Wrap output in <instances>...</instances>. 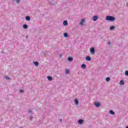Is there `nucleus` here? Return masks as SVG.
<instances>
[{
	"label": "nucleus",
	"instance_id": "obj_4",
	"mask_svg": "<svg viewBox=\"0 0 128 128\" xmlns=\"http://www.w3.org/2000/svg\"><path fill=\"white\" fill-rule=\"evenodd\" d=\"M26 20H30V17L29 16H26Z\"/></svg>",
	"mask_w": 128,
	"mask_h": 128
},
{
	"label": "nucleus",
	"instance_id": "obj_20",
	"mask_svg": "<svg viewBox=\"0 0 128 128\" xmlns=\"http://www.w3.org/2000/svg\"><path fill=\"white\" fill-rule=\"evenodd\" d=\"M68 33H64V36L65 38L68 37Z\"/></svg>",
	"mask_w": 128,
	"mask_h": 128
},
{
	"label": "nucleus",
	"instance_id": "obj_7",
	"mask_svg": "<svg viewBox=\"0 0 128 128\" xmlns=\"http://www.w3.org/2000/svg\"><path fill=\"white\" fill-rule=\"evenodd\" d=\"M47 78L48 80L50 81V80H52V78L50 76H48Z\"/></svg>",
	"mask_w": 128,
	"mask_h": 128
},
{
	"label": "nucleus",
	"instance_id": "obj_27",
	"mask_svg": "<svg viewBox=\"0 0 128 128\" xmlns=\"http://www.w3.org/2000/svg\"><path fill=\"white\" fill-rule=\"evenodd\" d=\"M126 6H128V3L126 4Z\"/></svg>",
	"mask_w": 128,
	"mask_h": 128
},
{
	"label": "nucleus",
	"instance_id": "obj_26",
	"mask_svg": "<svg viewBox=\"0 0 128 128\" xmlns=\"http://www.w3.org/2000/svg\"><path fill=\"white\" fill-rule=\"evenodd\" d=\"M30 120H32V116H31V117H30Z\"/></svg>",
	"mask_w": 128,
	"mask_h": 128
},
{
	"label": "nucleus",
	"instance_id": "obj_22",
	"mask_svg": "<svg viewBox=\"0 0 128 128\" xmlns=\"http://www.w3.org/2000/svg\"><path fill=\"white\" fill-rule=\"evenodd\" d=\"M125 74L126 76H128V71H126Z\"/></svg>",
	"mask_w": 128,
	"mask_h": 128
},
{
	"label": "nucleus",
	"instance_id": "obj_13",
	"mask_svg": "<svg viewBox=\"0 0 128 128\" xmlns=\"http://www.w3.org/2000/svg\"><path fill=\"white\" fill-rule=\"evenodd\" d=\"M81 67L82 68H86V64H82Z\"/></svg>",
	"mask_w": 128,
	"mask_h": 128
},
{
	"label": "nucleus",
	"instance_id": "obj_31",
	"mask_svg": "<svg viewBox=\"0 0 128 128\" xmlns=\"http://www.w3.org/2000/svg\"><path fill=\"white\" fill-rule=\"evenodd\" d=\"M126 128H128V126L126 127Z\"/></svg>",
	"mask_w": 128,
	"mask_h": 128
},
{
	"label": "nucleus",
	"instance_id": "obj_9",
	"mask_svg": "<svg viewBox=\"0 0 128 128\" xmlns=\"http://www.w3.org/2000/svg\"><path fill=\"white\" fill-rule=\"evenodd\" d=\"M91 60L90 56H88L87 57H86V60Z\"/></svg>",
	"mask_w": 128,
	"mask_h": 128
},
{
	"label": "nucleus",
	"instance_id": "obj_3",
	"mask_svg": "<svg viewBox=\"0 0 128 128\" xmlns=\"http://www.w3.org/2000/svg\"><path fill=\"white\" fill-rule=\"evenodd\" d=\"M98 16H95L93 17V20L94 22H96L98 20Z\"/></svg>",
	"mask_w": 128,
	"mask_h": 128
},
{
	"label": "nucleus",
	"instance_id": "obj_29",
	"mask_svg": "<svg viewBox=\"0 0 128 128\" xmlns=\"http://www.w3.org/2000/svg\"><path fill=\"white\" fill-rule=\"evenodd\" d=\"M26 38H28V36H26Z\"/></svg>",
	"mask_w": 128,
	"mask_h": 128
},
{
	"label": "nucleus",
	"instance_id": "obj_1",
	"mask_svg": "<svg viewBox=\"0 0 128 128\" xmlns=\"http://www.w3.org/2000/svg\"><path fill=\"white\" fill-rule=\"evenodd\" d=\"M106 20H110V22H114V18L112 16H106Z\"/></svg>",
	"mask_w": 128,
	"mask_h": 128
},
{
	"label": "nucleus",
	"instance_id": "obj_18",
	"mask_svg": "<svg viewBox=\"0 0 128 128\" xmlns=\"http://www.w3.org/2000/svg\"><path fill=\"white\" fill-rule=\"evenodd\" d=\"M23 28H28V25H26V24H24V26H23Z\"/></svg>",
	"mask_w": 128,
	"mask_h": 128
},
{
	"label": "nucleus",
	"instance_id": "obj_11",
	"mask_svg": "<svg viewBox=\"0 0 128 128\" xmlns=\"http://www.w3.org/2000/svg\"><path fill=\"white\" fill-rule=\"evenodd\" d=\"M124 80H122L120 82V84L122 85L124 84Z\"/></svg>",
	"mask_w": 128,
	"mask_h": 128
},
{
	"label": "nucleus",
	"instance_id": "obj_28",
	"mask_svg": "<svg viewBox=\"0 0 128 128\" xmlns=\"http://www.w3.org/2000/svg\"><path fill=\"white\" fill-rule=\"evenodd\" d=\"M8 78V80H10V78Z\"/></svg>",
	"mask_w": 128,
	"mask_h": 128
},
{
	"label": "nucleus",
	"instance_id": "obj_16",
	"mask_svg": "<svg viewBox=\"0 0 128 128\" xmlns=\"http://www.w3.org/2000/svg\"><path fill=\"white\" fill-rule=\"evenodd\" d=\"M75 104H78V99L75 100Z\"/></svg>",
	"mask_w": 128,
	"mask_h": 128
},
{
	"label": "nucleus",
	"instance_id": "obj_24",
	"mask_svg": "<svg viewBox=\"0 0 128 128\" xmlns=\"http://www.w3.org/2000/svg\"><path fill=\"white\" fill-rule=\"evenodd\" d=\"M20 92H24V90H20Z\"/></svg>",
	"mask_w": 128,
	"mask_h": 128
},
{
	"label": "nucleus",
	"instance_id": "obj_30",
	"mask_svg": "<svg viewBox=\"0 0 128 128\" xmlns=\"http://www.w3.org/2000/svg\"><path fill=\"white\" fill-rule=\"evenodd\" d=\"M109 44H110V42H109Z\"/></svg>",
	"mask_w": 128,
	"mask_h": 128
},
{
	"label": "nucleus",
	"instance_id": "obj_17",
	"mask_svg": "<svg viewBox=\"0 0 128 128\" xmlns=\"http://www.w3.org/2000/svg\"><path fill=\"white\" fill-rule=\"evenodd\" d=\"M65 72H66V74H70V70H66Z\"/></svg>",
	"mask_w": 128,
	"mask_h": 128
},
{
	"label": "nucleus",
	"instance_id": "obj_15",
	"mask_svg": "<svg viewBox=\"0 0 128 128\" xmlns=\"http://www.w3.org/2000/svg\"><path fill=\"white\" fill-rule=\"evenodd\" d=\"M34 62L36 66H38V62Z\"/></svg>",
	"mask_w": 128,
	"mask_h": 128
},
{
	"label": "nucleus",
	"instance_id": "obj_10",
	"mask_svg": "<svg viewBox=\"0 0 128 128\" xmlns=\"http://www.w3.org/2000/svg\"><path fill=\"white\" fill-rule=\"evenodd\" d=\"M110 114H114V112L112 110H110Z\"/></svg>",
	"mask_w": 128,
	"mask_h": 128
},
{
	"label": "nucleus",
	"instance_id": "obj_6",
	"mask_svg": "<svg viewBox=\"0 0 128 128\" xmlns=\"http://www.w3.org/2000/svg\"><path fill=\"white\" fill-rule=\"evenodd\" d=\"M63 24H64V25L65 26H68V21L64 20V22Z\"/></svg>",
	"mask_w": 128,
	"mask_h": 128
},
{
	"label": "nucleus",
	"instance_id": "obj_21",
	"mask_svg": "<svg viewBox=\"0 0 128 128\" xmlns=\"http://www.w3.org/2000/svg\"><path fill=\"white\" fill-rule=\"evenodd\" d=\"M110 30H114V26H111V27L110 28Z\"/></svg>",
	"mask_w": 128,
	"mask_h": 128
},
{
	"label": "nucleus",
	"instance_id": "obj_25",
	"mask_svg": "<svg viewBox=\"0 0 128 128\" xmlns=\"http://www.w3.org/2000/svg\"><path fill=\"white\" fill-rule=\"evenodd\" d=\"M28 112H29V113H30V112H32V110H28Z\"/></svg>",
	"mask_w": 128,
	"mask_h": 128
},
{
	"label": "nucleus",
	"instance_id": "obj_23",
	"mask_svg": "<svg viewBox=\"0 0 128 128\" xmlns=\"http://www.w3.org/2000/svg\"><path fill=\"white\" fill-rule=\"evenodd\" d=\"M20 0H16V2H17V4H18V2H20Z\"/></svg>",
	"mask_w": 128,
	"mask_h": 128
},
{
	"label": "nucleus",
	"instance_id": "obj_12",
	"mask_svg": "<svg viewBox=\"0 0 128 128\" xmlns=\"http://www.w3.org/2000/svg\"><path fill=\"white\" fill-rule=\"evenodd\" d=\"M84 122V120H78V124H82Z\"/></svg>",
	"mask_w": 128,
	"mask_h": 128
},
{
	"label": "nucleus",
	"instance_id": "obj_14",
	"mask_svg": "<svg viewBox=\"0 0 128 128\" xmlns=\"http://www.w3.org/2000/svg\"><path fill=\"white\" fill-rule=\"evenodd\" d=\"M68 60L69 62H72V57L68 58Z\"/></svg>",
	"mask_w": 128,
	"mask_h": 128
},
{
	"label": "nucleus",
	"instance_id": "obj_2",
	"mask_svg": "<svg viewBox=\"0 0 128 128\" xmlns=\"http://www.w3.org/2000/svg\"><path fill=\"white\" fill-rule=\"evenodd\" d=\"M90 52L92 54H94V48H90Z\"/></svg>",
	"mask_w": 128,
	"mask_h": 128
},
{
	"label": "nucleus",
	"instance_id": "obj_5",
	"mask_svg": "<svg viewBox=\"0 0 128 128\" xmlns=\"http://www.w3.org/2000/svg\"><path fill=\"white\" fill-rule=\"evenodd\" d=\"M95 106H96L97 108H98L100 106V104L99 102H96L95 103Z\"/></svg>",
	"mask_w": 128,
	"mask_h": 128
},
{
	"label": "nucleus",
	"instance_id": "obj_8",
	"mask_svg": "<svg viewBox=\"0 0 128 128\" xmlns=\"http://www.w3.org/2000/svg\"><path fill=\"white\" fill-rule=\"evenodd\" d=\"M84 22V19H82L81 22H80V24H82Z\"/></svg>",
	"mask_w": 128,
	"mask_h": 128
},
{
	"label": "nucleus",
	"instance_id": "obj_19",
	"mask_svg": "<svg viewBox=\"0 0 128 128\" xmlns=\"http://www.w3.org/2000/svg\"><path fill=\"white\" fill-rule=\"evenodd\" d=\"M110 80V77L106 78V82H108Z\"/></svg>",
	"mask_w": 128,
	"mask_h": 128
}]
</instances>
